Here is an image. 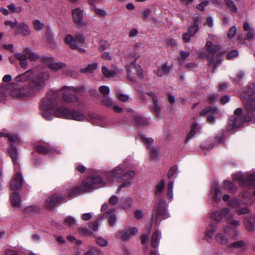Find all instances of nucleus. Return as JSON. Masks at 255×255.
Wrapping results in <instances>:
<instances>
[{
	"label": "nucleus",
	"mask_w": 255,
	"mask_h": 255,
	"mask_svg": "<svg viewBox=\"0 0 255 255\" xmlns=\"http://www.w3.org/2000/svg\"><path fill=\"white\" fill-rule=\"evenodd\" d=\"M102 74L107 78L114 77L117 75V72L115 70H110L106 66L102 67Z\"/></svg>",
	"instance_id": "nucleus-36"
},
{
	"label": "nucleus",
	"mask_w": 255,
	"mask_h": 255,
	"mask_svg": "<svg viewBox=\"0 0 255 255\" xmlns=\"http://www.w3.org/2000/svg\"><path fill=\"white\" fill-rule=\"evenodd\" d=\"M146 94L152 98V101L154 103V105L152 107V110L155 115L157 117L160 118L161 109L158 104V98L157 96L152 92H147Z\"/></svg>",
	"instance_id": "nucleus-20"
},
{
	"label": "nucleus",
	"mask_w": 255,
	"mask_h": 255,
	"mask_svg": "<svg viewBox=\"0 0 255 255\" xmlns=\"http://www.w3.org/2000/svg\"><path fill=\"white\" fill-rule=\"evenodd\" d=\"M64 41L67 44L69 45L71 49L74 50L78 49V47L76 43V40L71 35H67L64 38Z\"/></svg>",
	"instance_id": "nucleus-31"
},
{
	"label": "nucleus",
	"mask_w": 255,
	"mask_h": 255,
	"mask_svg": "<svg viewBox=\"0 0 255 255\" xmlns=\"http://www.w3.org/2000/svg\"><path fill=\"white\" fill-rule=\"evenodd\" d=\"M169 72L170 68L166 62L158 68L156 73L158 76L161 77L163 75L168 74Z\"/></svg>",
	"instance_id": "nucleus-34"
},
{
	"label": "nucleus",
	"mask_w": 255,
	"mask_h": 255,
	"mask_svg": "<svg viewBox=\"0 0 255 255\" xmlns=\"http://www.w3.org/2000/svg\"><path fill=\"white\" fill-rule=\"evenodd\" d=\"M76 221L75 219L71 216L66 217L64 220V224L66 226L73 227L76 224Z\"/></svg>",
	"instance_id": "nucleus-50"
},
{
	"label": "nucleus",
	"mask_w": 255,
	"mask_h": 255,
	"mask_svg": "<svg viewBox=\"0 0 255 255\" xmlns=\"http://www.w3.org/2000/svg\"><path fill=\"white\" fill-rule=\"evenodd\" d=\"M50 69L53 71H58L66 67V64L62 62H55L54 61L52 64H49Z\"/></svg>",
	"instance_id": "nucleus-41"
},
{
	"label": "nucleus",
	"mask_w": 255,
	"mask_h": 255,
	"mask_svg": "<svg viewBox=\"0 0 255 255\" xmlns=\"http://www.w3.org/2000/svg\"><path fill=\"white\" fill-rule=\"evenodd\" d=\"M15 57L19 61L20 65L21 68L23 69L27 68L28 66V62L27 61V55L24 52L23 53H16L15 54Z\"/></svg>",
	"instance_id": "nucleus-28"
},
{
	"label": "nucleus",
	"mask_w": 255,
	"mask_h": 255,
	"mask_svg": "<svg viewBox=\"0 0 255 255\" xmlns=\"http://www.w3.org/2000/svg\"><path fill=\"white\" fill-rule=\"evenodd\" d=\"M243 29L247 31L245 39L247 40H252L255 38V31L252 29L249 22H245L243 25Z\"/></svg>",
	"instance_id": "nucleus-23"
},
{
	"label": "nucleus",
	"mask_w": 255,
	"mask_h": 255,
	"mask_svg": "<svg viewBox=\"0 0 255 255\" xmlns=\"http://www.w3.org/2000/svg\"><path fill=\"white\" fill-rule=\"evenodd\" d=\"M230 207L235 210V213L238 215L247 214L250 213V210L247 207H241L240 203L237 199H232L228 202Z\"/></svg>",
	"instance_id": "nucleus-15"
},
{
	"label": "nucleus",
	"mask_w": 255,
	"mask_h": 255,
	"mask_svg": "<svg viewBox=\"0 0 255 255\" xmlns=\"http://www.w3.org/2000/svg\"><path fill=\"white\" fill-rule=\"evenodd\" d=\"M10 200L12 207H20V198L17 193L14 191L11 193L10 195Z\"/></svg>",
	"instance_id": "nucleus-30"
},
{
	"label": "nucleus",
	"mask_w": 255,
	"mask_h": 255,
	"mask_svg": "<svg viewBox=\"0 0 255 255\" xmlns=\"http://www.w3.org/2000/svg\"><path fill=\"white\" fill-rule=\"evenodd\" d=\"M116 91L119 100L122 102H126L128 100V96L127 95L122 94L119 89H117Z\"/></svg>",
	"instance_id": "nucleus-53"
},
{
	"label": "nucleus",
	"mask_w": 255,
	"mask_h": 255,
	"mask_svg": "<svg viewBox=\"0 0 255 255\" xmlns=\"http://www.w3.org/2000/svg\"><path fill=\"white\" fill-rule=\"evenodd\" d=\"M42 62L50 69L49 64H52L54 61L53 58L50 57H44L42 58Z\"/></svg>",
	"instance_id": "nucleus-57"
},
{
	"label": "nucleus",
	"mask_w": 255,
	"mask_h": 255,
	"mask_svg": "<svg viewBox=\"0 0 255 255\" xmlns=\"http://www.w3.org/2000/svg\"><path fill=\"white\" fill-rule=\"evenodd\" d=\"M243 110L242 108H238L234 112L236 116L232 117L230 120L228 129L231 131L240 128L243 124L244 119L242 118Z\"/></svg>",
	"instance_id": "nucleus-8"
},
{
	"label": "nucleus",
	"mask_w": 255,
	"mask_h": 255,
	"mask_svg": "<svg viewBox=\"0 0 255 255\" xmlns=\"http://www.w3.org/2000/svg\"><path fill=\"white\" fill-rule=\"evenodd\" d=\"M4 136L7 137L9 141L13 143H18L20 139L17 135L13 136L11 134L5 133L4 132H0V137Z\"/></svg>",
	"instance_id": "nucleus-42"
},
{
	"label": "nucleus",
	"mask_w": 255,
	"mask_h": 255,
	"mask_svg": "<svg viewBox=\"0 0 255 255\" xmlns=\"http://www.w3.org/2000/svg\"><path fill=\"white\" fill-rule=\"evenodd\" d=\"M119 202V198L116 195H112L109 199V203L112 206H116Z\"/></svg>",
	"instance_id": "nucleus-59"
},
{
	"label": "nucleus",
	"mask_w": 255,
	"mask_h": 255,
	"mask_svg": "<svg viewBox=\"0 0 255 255\" xmlns=\"http://www.w3.org/2000/svg\"><path fill=\"white\" fill-rule=\"evenodd\" d=\"M164 187L165 181L162 179L159 183L156 185L155 192V196H159L164 190Z\"/></svg>",
	"instance_id": "nucleus-44"
},
{
	"label": "nucleus",
	"mask_w": 255,
	"mask_h": 255,
	"mask_svg": "<svg viewBox=\"0 0 255 255\" xmlns=\"http://www.w3.org/2000/svg\"><path fill=\"white\" fill-rule=\"evenodd\" d=\"M132 181H130V180H128V181H123L124 183L123 184H122L117 189V190L116 191V193L119 194L121 192V191L123 188H124V187L128 188V187H130L132 184Z\"/></svg>",
	"instance_id": "nucleus-55"
},
{
	"label": "nucleus",
	"mask_w": 255,
	"mask_h": 255,
	"mask_svg": "<svg viewBox=\"0 0 255 255\" xmlns=\"http://www.w3.org/2000/svg\"><path fill=\"white\" fill-rule=\"evenodd\" d=\"M234 179L238 180L247 186L254 185L255 182V173H247L246 176L241 173L235 175Z\"/></svg>",
	"instance_id": "nucleus-13"
},
{
	"label": "nucleus",
	"mask_w": 255,
	"mask_h": 255,
	"mask_svg": "<svg viewBox=\"0 0 255 255\" xmlns=\"http://www.w3.org/2000/svg\"><path fill=\"white\" fill-rule=\"evenodd\" d=\"M222 188L226 190L230 193H236L237 191V186L232 182L228 180H225L222 183Z\"/></svg>",
	"instance_id": "nucleus-29"
},
{
	"label": "nucleus",
	"mask_w": 255,
	"mask_h": 255,
	"mask_svg": "<svg viewBox=\"0 0 255 255\" xmlns=\"http://www.w3.org/2000/svg\"><path fill=\"white\" fill-rule=\"evenodd\" d=\"M136 123L139 126H144L148 124V120L140 116L135 118Z\"/></svg>",
	"instance_id": "nucleus-52"
},
{
	"label": "nucleus",
	"mask_w": 255,
	"mask_h": 255,
	"mask_svg": "<svg viewBox=\"0 0 255 255\" xmlns=\"http://www.w3.org/2000/svg\"><path fill=\"white\" fill-rule=\"evenodd\" d=\"M138 56H133V61H132V59L130 60L129 57L128 58V59L129 60V61L130 62L129 65H127L126 66L127 70L128 71H130V67H133L136 72V73L138 75V76L140 79H143L144 76L143 74V70L141 68V67L138 65V64H135V61L137 58Z\"/></svg>",
	"instance_id": "nucleus-18"
},
{
	"label": "nucleus",
	"mask_w": 255,
	"mask_h": 255,
	"mask_svg": "<svg viewBox=\"0 0 255 255\" xmlns=\"http://www.w3.org/2000/svg\"><path fill=\"white\" fill-rule=\"evenodd\" d=\"M33 25L34 28L38 31L42 29L44 27V25L38 20L33 21Z\"/></svg>",
	"instance_id": "nucleus-63"
},
{
	"label": "nucleus",
	"mask_w": 255,
	"mask_h": 255,
	"mask_svg": "<svg viewBox=\"0 0 255 255\" xmlns=\"http://www.w3.org/2000/svg\"><path fill=\"white\" fill-rule=\"evenodd\" d=\"M245 243L243 241H239L232 244L229 245V247L231 248H240L244 246Z\"/></svg>",
	"instance_id": "nucleus-64"
},
{
	"label": "nucleus",
	"mask_w": 255,
	"mask_h": 255,
	"mask_svg": "<svg viewBox=\"0 0 255 255\" xmlns=\"http://www.w3.org/2000/svg\"><path fill=\"white\" fill-rule=\"evenodd\" d=\"M219 113V110L216 107H207L202 110L200 115L201 116H208V122L210 124H213L215 122L217 115Z\"/></svg>",
	"instance_id": "nucleus-11"
},
{
	"label": "nucleus",
	"mask_w": 255,
	"mask_h": 255,
	"mask_svg": "<svg viewBox=\"0 0 255 255\" xmlns=\"http://www.w3.org/2000/svg\"><path fill=\"white\" fill-rule=\"evenodd\" d=\"M200 2L196 5V8L201 11L205 10V7L209 4V0H200Z\"/></svg>",
	"instance_id": "nucleus-47"
},
{
	"label": "nucleus",
	"mask_w": 255,
	"mask_h": 255,
	"mask_svg": "<svg viewBox=\"0 0 255 255\" xmlns=\"http://www.w3.org/2000/svg\"><path fill=\"white\" fill-rule=\"evenodd\" d=\"M138 232L137 229L135 227H127L119 231L116 235L117 239L126 242L130 239Z\"/></svg>",
	"instance_id": "nucleus-9"
},
{
	"label": "nucleus",
	"mask_w": 255,
	"mask_h": 255,
	"mask_svg": "<svg viewBox=\"0 0 255 255\" xmlns=\"http://www.w3.org/2000/svg\"><path fill=\"white\" fill-rule=\"evenodd\" d=\"M53 112L55 116L66 119H70L78 121H83L85 116L81 113L69 109L68 108L60 106L53 110Z\"/></svg>",
	"instance_id": "nucleus-5"
},
{
	"label": "nucleus",
	"mask_w": 255,
	"mask_h": 255,
	"mask_svg": "<svg viewBox=\"0 0 255 255\" xmlns=\"http://www.w3.org/2000/svg\"><path fill=\"white\" fill-rule=\"evenodd\" d=\"M135 173L132 171H128L123 165H119L112 170L106 173V177L111 182L116 180L118 182L132 181Z\"/></svg>",
	"instance_id": "nucleus-4"
},
{
	"label": "nucleus",
	"mask_w": 255,
	"mask_h": 255,
	"mask_svg": "<svg viewBox=\"0 0 255 255\" xmlns=\"http://www.w3.org/2000/svg\"><path fill=\"white\" fill-rule=\"evenodd\" d=\"M230 212V209L228 208H223L221 211H215L212 213L211 218L217 222H219L222 219L228 216Z\"/></svg>",
	"instance_id": "nucleus-19"
},
{
	"label": "nucleus",
	"mask_w": 255,
	"mask_h": 255,
	"mask_svg": "<svg viewBox=\"0 0 255 255\" xmlns=\"http://www.w3.org/2000/svg\"><path fill=\"white\" fill-rule=\"evenodd\" d=\"M98 67L97 64L96 63H94L91 64H89L85 68H82L80 69V72L81 73H92L94 72L95 70L97 69Z\"/></svg>",
	"instance_id": "nucleus-40"
},
{
	"label": "nucleus",
	"mask_w": 255,
	"mask_h": 255,
	"mask_svg": "<svg viewBox=\"0 0 255 255\" xmlns=\"http://www.w3.org/2000/svg\"><path fill=\"white\" fill-rule=\"evenodd\" d=\"M142 142L146 145L147 149H149V147H151V145L153 142V139L150 137H147L144 135L141 136Z\"/></svg>",
	"instance_id": "nucleus-48"
},
{
	"label": "nucleus",
	"mask_w": 255,
	"mask_h": 255,
	"mask_svg": "<svg viewBox=\"0 0 255 255\" xmlns=\"http://www.w3.org/2000/svg\"><path fill=\"white\" fill-rule=\"evenodd\" d=\"M35 149L36 151L40 153L48 154L50 155H52L55 152H58L60 153L59 151L53 148H48L41 144L36 145L35 146Z\"/></svg>",
	"instance_id": "nucleus-26"
},
{
	"label": "nucleus",
	"mask_w": 255,
	"mask_h": 255,
	"mask_svg": "<svg viewBox=\"0 0 255 255\" xmlns=\"http://www.w3.org/2000/svg\"><path fill=\"white\" fill-rule=\"evenodd\" d=\"M227 220L228 221L229 226L232 228V230H234V228H237L241 225V222L238 220L234 219L232 215H229L228 217Z\"/></svg>",
	"instance_id": "nucleus-38"
},
{
	"label": "nucleus",
	"mask_w": 255,
	"mask_h": 255,
	"mask_svg": "<svg viewBox=\"0 0 255 255\" xmlns=\"http://www.w3.org/2000/svg\"><path fill=\"white\" fill-rule=\"evenodd\" d=\"M210 195L213 200L215 202L219 203L221 201L222 192L218 185H214L212 187L210 190Z\"/></svg>",
	"instance_id": "nucleus-22"
},
{
	"label": "nucleus",
	"mask_w": 255,
	"mask_h": 255,
	"mask_svg": "<svg viewBox=\"0 0 255 255\" xmlns=\"http://www.w3.org/2000/svg\"><path fill=\"white\" fill-rule=\"evenodd\" d=\"M83 87L75 88L73 86H64L60 91H50L43 100L40 107V113L46 120L52 119L51 109L55 108L59 100V94L61 93L63 100L67 103H74L78 101L76 93L82 91Z\"/></svg>",
	"instance_id": "nucleus-2"
},
{
	"label": "nucleus",
	"mask_w": 255,
	"mask_h": 255,
	"mask_svg": "<svg viewBox=\"0 0 255 255\" xmlns=\"http://www.w3.org/2000/svg\"><path fill=\"white\" fill-rule=\"evenodd\" d=\"M217 230V226L216 224H211L209 226V228L206 232V236L210 238H212L215 232Z\"/></svg>",
	"instance_id": "nucleus-43"
},
{
	"label": "nucleus",
	"mask_w": 255,
	"mask_h": 255,
	"mask_svg": "<svg viewBox=\"0 0 255 255\" xmlns=\"http://www.w3.org/2000/svg\"><path fill=\"white\" fill-rule=\"evenodd\" d=\"M198 129V128L197 124L196 123L193 124L191 127L190 131L186 138L185 142H188L190 139H191L194 136Z\"/></svg>",
	"instance_id": "nucleus-37"
},
{
	"label": "nucleus",
	"mask_w": 255,
	"mask_h": 255,
	"mask_svg": "<svg viewBox=\"0 0 255 255\" xmlns=\"http://www.w3.org/2000/svg\"><path fill=\"white\" fill-rule=\"evenodd\" d=\"M247 114L244 117L245 122H250L253 117V112L255 110V98H251L247 99L245 103Z\"/></svg>",
	"instance_id": "nucleus-12"
},
{
	"label": "nucleus",
	"mask_w": 255,
	"mask_h": 255,
	"mask_svg": "<svg viewBox=\"0 0 255 255\" xmlns=\"http://www.w3.org/2000/svg\"><path fill=\"white\" fill-rule=\"evenodd\" d=\"M133 203V200L131 198L127 197L123 200V204L121 207L124 209H128L131 207Z\"/></svg>",
	"instance_id": "nucleus-45"
},
{
	"label": "nucleus",
	"mask_w": 255,
	"mask_h": 255,
	"mask_svg": "<svg viewBox=\"0 0 255 255\" xmlns=\"http://www.w3.org/2000/svg\"><path fill=\"white\" fill-rule=\"evenodd\" d=\"M96 242L99 246L101 247H106L108 244L107 240L102 237H97L96 239Z\"/></svg>",
	"instance_id": "nucleus-56"
},
{
	"label": "nucleus",
	"mask_w": 255,
	"mask_h": 255,
	"mask_svg": "<svg viewBox=\"0 0 255 255\" xmlns=\"http://www.w3.org/2000/svg\"><path fill=\"white\" fill-rule=\"evenodd\" d=\"M103 105L106 107L112 108L113 106L114 103L111 98L109 97H105L102 101Z\"/></svg>",
	"instance_id": "nucleus-54"
},
{
	"label": "nucleus",
	"mask_w": 255,
	"mask_h": 255,
	"mask_svg": "<svg viewBox=\"0 0 255 255\" xmlns=\"http://www.w3.org/2000/svg\"><path fill=\"white\" fill-rule=\"evenodd\" d=\"M148 149L149 150L151 158L154 159L157 157L158 152L155 147L152 146Z\"/></svg>",
	"instance_id": "nucleus-60"
},
{
	"label": "nucleus",
	"mask_w": 255,
	"mask_h": 255,
	"mask_svg": "<svg viewBox=\"0 0 255 255\" xmlns=\"http://www.w3.org/2000/svg\"><path fill=\"white\" fill-rule=\"evenodd\" d=\"M23 52L26 54L27 59H29L30 61H35L39 58V55L37 53H35L29 48H25L23 50Z\"/></svg>",
	"instance_id": "nucleus-32"
},
{
	"label": "nucleus",
	"mask_w": 255,
	"mask_h": 255,
	"mask_svg": "<svg viewBox=\"0 0 255 255\" xmlns=\"http://www.w3.org/2000/svg\"><path fill=\"white\" fill-rule=\"evenodd\" d=\"M206 48L208 53V59L209 60V64L212 66L214 69L215 68V61H217L219 58L221 49L218 45H213L210 41H207L206 44Z\"/></svg>",
	"instance_id": "nucleus-7"
},
{
	"label": "nucleus",
	"mask_w": 255,
	"mask_h": 255,
	"mask_svg": "<svg viewBox=\"0 0 255 255\" xmlns=\"http://www.w3.org/2000/svg\"><path fill=\"white\" fill-rule=\"evenodd\" d=\"M173 182L170 181L167 186V196L169 199H172L173 198Z\"/></svg>",
	"instance_id": "nucleus-51"
},
{
	"label": "nucleus",
	"mask_w": 255,
	"mask_h": 255,
	"mask_svg": "<svg viewBox=\"0 0 255 255\" xmlns=\"http://www.w3.org/2000/svg\"><path fill=\"white\" fill-rule=\"evenodd\" d=\"M105 182L102 178L98 175L86 178L81 186L71 187L62 191V194L66 196V201L69 199L73 198L81 194L91 192L93 190L104 186Z\"/></svg>",
	"instance_id": "nucleus-3"
},
{
	"label": "nucleus",
	"mask_w": 255,
	"mask_h": 255,
	"mask_svg": "<svg viewBox=\"0 0 255 255\" xmlns=\"http://www.w3.org/2000/svg\"><path fill=\"white\" fill-rule=\"evenodd\" d=\"M8 152L9 154V155L10 156L13 164L18 166V162L17 159V149L12 145L11 147L9 149Z\"/></svg>",
	"instance_id": "nucleus-33"
},
{
	"label": "nucleus",
	"mask_w": 255,
	"mask_h": 255,
	"mask_svg": "<svg viewBox=\"0 0 255 255\" xmlns=\"http://www.w3.org/2000/svg\"><path fill=\"white\" fill-rule=\"evenodd\" d=\"M23 183V178L19 172H17L14 176L13 179L10 183V188L14 191L21 188Z\"/></svg>",
	"instance_id": "nucleus-16"
},
{
	"label": "nucleus",
	"mask_w": 255,
	"mask_h": 255,
	"mask_svg": "<svg viewBox=\"0 0 255 255\" xmlns=\"http://www.w3.org/2000/svg\"><path fill=\"white\" fill-rule=\"evenodd\" d=\"M225 2L226 4L232 12H236L237 11L238 8L233 0H225Z\"/></svg>",
	"instance_id": "nucleus-49"
},
{
	"label": "nucleus",
	"mask_w": 255,
	"mask_h": 255,
	"mask_svg": "<svg viewBox=\"0 0 255 255\" xmlns=\"http://www.w3.org/2000/svg\"><path fill=\"white\" fill-rule=\"evenodd\" d=\"M66 196L65 194H60L58 195L54 194L52 196L48 197L46 201L45 205L47 208L51 209L55 205L60 202H66Z\"/></svg>",
	"instance_id": "nucleus-14"
},
{
	"label": "nucleus",
	"mask_w": 255,
	"mask_h": 255,
	"mask_svg": "<svg viewBox=\"0 0 255 255\" xmlns=\"http://www.w3.org/2000/svg\"><path fill=\"white\" fill-rule=\"evenodd\" d=\"M103 218H107L109 224L111 226H114L117 221V217L114 209H109L104 214Z\"/></svg>",
	"instance_id": "nucleus-24"
},
{
	"label": "nucleus",
	"mask_w": 255,
	"mask_h": 255,
	"mask_svg": "<svg viewBox=\"0 0 255 255\" xmlns=\"http://www.w3.org/2000/svg\"><path fill=\"white\" fill-rule=\"evenodd\" d=\"M16 32L20 33L24 36H28L31 33V31L28 26L24 22L18 25Z\"/></svg>",
	"instance_id": "nucleus-27"
},
{
	"label": "nucleus",
	"mask_w": 255,
	"mask_h": 255,
	"mask_svg": "<svg viewBox=\"0 0 255 255\" xmlns=\"http://www.w3.org/2000/svg\"><path fill=\"white\" fill-rule=\"evenodd\" d=\"M244 224L248 232H254L255 231V217L252 216L246 217L244 220Z\"/></svg>",
	"instance_id": "nucleus-21"
},
{
	"label": "nucleus",
	"mask_w": 255,
	"mask_h": 255,
	"mask_svg": "<svg viewBox=\"0 0 255 255\" xmlns=\"http://www.w3.org/2000/svg\"><path fill=\"white\" fill-rule=\"evenodd\" d=\"M85 255H104L103 252L98 248L91 247L87 250Z\"/></svg>",
	"instance_id": "nucleus-39"
},
{
	"label": "nucleus",
	"mask_w": 255,
	"mask_h": 255,
	"mask_svg": "<svg viewBox=\"0 0 255 255\" xmlns=\"http://www.w3.org/2000/svg\"><path fill=\"white\" fill-rule=\"evenodd\" d=\"M7 8L12 12L18 13L21 11V8L20 7L15 6L14 3H10L8 5Z\"/></svg>",
	"instance_id": "nucleus-61"
},
{
	"label": "nucleus",
	"mask_w": 255,
	"mask_h": 255,
	"mask_svg": "<svg viewBox=\"0 0 255 255\" xmlns=\"http://www.w3.org/2000/svg\"><path fill=\"white\" fill-rule=\"evenodd\" d=\"M4 24L6 26H10L12 29H13V28H14L15 27L17 29V27H18V26L19 25L18 24V22H17V21L16 20H14V21H11V20H6L5 21Z\"/></svg>",
	"instance_id": "nucleus-58"
},
{
	"label": "nucleus",
	"mask_w": 255,
	"mask_h": 255,
	"mask_svg": "<svg viewBox=\"0 0 255 255\" xmlns=\"http://www.w3.org/2000/svg\"><path fill=\"white\" fill-rule=\"evenodd\" d=\"M39 207L34 205L28 206L25 207L24 209V212L28 214L35 213L39 212Z\"/></svg>",
	"instance_id": "nucleus-46"
},
{
	"label": "nucleus",
	"mask_w": 255,
	"mask_h": 255,
	"mask_svg": "<svg viewBox=\"0 0 255 255\" xmlns=\"http://www.w3.org/2000/svg\"><path fill=\"white\" fill-rule=\"evenodd\" d=\"M255 94V84L250 83L247 87V89L241 94V98L243 103H245L247 99L251 98Z\"/></svg>",
	"instance_id": "nucleus-17"
},
{
	"label": "nucleus",
	"mask_w": 255,
	"mask_h": 255,
	"mask_svg": "<svg viewBox=\"0 0 255 255\" xmlns=\"http://www.w3.org/2000/svg\"><path fill=\"white\" fill-rule=\"evenodd\" d=\"M169 216L167 211V205L165 201L163 199H160L154 212L153 222L156 224H159L161 220L165 219L168 218Z\"/></svg>",
	"instance_id": "nucleus-6"
},
{
	"label": "nucleus",
	"mask_w": 255,
	"mask_h": 255,
	"mask_svg": "<svg viewBox=\"0 0 255 255\" xmlns=\"http://www.w3.org/2000/svg\"><path fill=\"white\" fill-rule=\"evenodd\" d=\"M199 27L194 25H192L189 27L187 31L191 34V35L194 36L198 31Z\"/></svg>",
	"instance_id": "nucleus-62"
},
{
	"label": "nucleus",
	"mask_w": 255,
	"mask_h": 255,
	"mask_svg": "<svg viewBox=\"0 0 255 255\" xmlns=\"http://www.w3.org/2000/svg\"><path fill=\"white\" fill-rule=\"evenodd\" d=\"M232 228L229 226H226L223 228L222 232L218 233L215 236L216 241L222 245H228L230 240V233Z\"/></svg>",
	"instance_id": "nucleus-10"
},
{
	"label": "nucleus",
	"mask_w": 255,
	"mask_h": 255,
	"mask_svg": "<svg viewBox=\"0 0 255 255\" xmlns=\"http://www.w3.org/2000/svg\"><path fill=\"white\" fill-rule=\"evenodd\" d=\"M31 69L19 74L14 78V81L8 84L3 89L8 90L10 96L14 98L24 99L30 97L43 89L45 86V81L49 79L50 75L47 71L37 74L34 78L27 85L20 86L19 83L29 80L33 76Z\"/></svg>",
	"instance_id": "nucleus-1"
},
{
	"label": "nucleus",
	"mask_w": 255,
	"mask_h": 255,
	"mask_svg": "<svg viewBox=\"0 0 255 255\" xmlns=\"http://www.w3.org/2000/svg\"><path fill=\"white\" fill-rule=\"evenodd\" d=\"M160 237L161 234L157 230L155 231L153 233L151 241V246L152 247L155 248L158 245Z\"/></svg>",
	"instance_id": "nucleus-35"
},
{
	"label": "nucleus",
	"mask_w": 255,
	"mask_h": 255,
	"mask_svg": "<svg viewBox=\"0 0 255 255\" xmlns=\"http://www.w3.org/2000/svg\"><path fill=\"white\" fill-rule=\"evenodd\" d=\"M83 9L80 7L76 8L72 10V14L74 22L75 24L80 23L83 18Z\"/></svg>",
	"instance_id": "nucleus-25"
}]
</instances>
